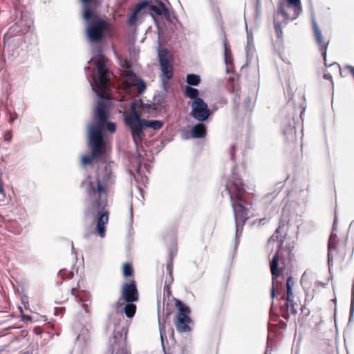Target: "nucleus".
<instances>
[{
	"mask_svg": "<svg viewBox=\"0 0 354 354\" xmlns=\"http://www.w3.org/2000/svg\"><path fill=\"white\" fill-rule=\"evenodd\" d=\"M288 222L281 220L278 227L268 239V243H278L277 252L270 262L272 274V287L271 297H276V293L280 295L281 300L284 304L280 307L282 317L288 319L290 315H296L297 308L299 306V299L296 295V281L291 275L286 272V283H282L278 278L283 274L286 268L290 266L293 259L295 249L294 241L288 236Z\"/></svg>",
	"mask_w": 354,
	"mask_h": 354,
	"instance_id": "obj_1",
	"label": "nucleus"
},
{
	"mask_svg": "<svg viewBox=\"0 0 354 354\" xmlns=\"http://www.w3.org/2000/svg\"><path fill=\"white\" fill-rule=\"evenodd\" d=\"M86 194L88 205L85 210L86 216L96 214V232L101 236L106 234V225L109 222V212L108 206V187L99 178L89 180L86 183Z\"/></svg>",
	"mask_w": 354,
	"mask_h": 354,
	"instance_id": "obj_2",
	"label": "nucleus"
},
{
	"mask_svg": "<svg viewBox=\"0 0 354 354\" xmlns=\"http://www.w3.org/2000/svg\"><path fill=\"white\" fill-rule=\"evenodd\" d=\"M236 170V167H234L225 183V190L230 196L236 227H243L249 218V208L246 206L251 204L247 200L245 183Z\"/></svg>",
	"mask_w": 354,
	"mask_h": 354,
	"instance_id": "obj_3",
	"label": "nucleus"
},
{
	"mask_svg": "<svg viewBox=\"0 0 354 354\" xmlns=\"http://www.w3.org/2000/svg\"><path fill=\"white\" fill-rule=\"evenodd\" d=\"M109 114L106 106L103 101H99L95 109L94 119L96 124L88 128L89 147L91 151V156L84 155L81 158V163L86 166L92 163L93 160L98 159L104 152V142L102 136V129Z\"/></svg>",
	"mask_w": 354,
	"mask_h": 354,
	"instance_id": "obj_4",
	"label": "nucleus"
},
{
	"mask_svg": "<svg viewBox=\"0 0 354 354\" xmlns=\"http://www.w3.org/2000/svg\"><path fill=\"white\" fill-rule=\"evenodd\" d=\"M337 218L335 217L332 232L330 235L328 242V261L334 259L342 261L344 260L347 254V237L344 239H337V235L335 232Z\"/></svg>",
	"mask_w": 354,
	"mask_h": 354,
	"instance_id": "obj_5",
	"label": "nucleus"
},
{
	"mask_svg": "<svg viewBox=\"0 0 354 354\" xmlns=\"http://www.w3.org/2000/svg\"><path fill=\"white\" fill-rule=\"evenodd\" d=\"M86 28L88 39L93 42H97L102 39L105 32L110 29V25L106 20L97 16L93 12V17L88 20Z\"/></svg>",
	"mask_w": 354,
	"mask_h": 354,
	"instance_id": "obj_6",
	"label": "nucleus"
},
{
	"mask_svg": "<svg viewBox=\"0 0 354 354\" xmlns=\"http://www.w3.org/2000/svg\"><path fill=\"white\" fill-rule=\"evenodd\" d=\"M301 11L300 0H287L281 2L278 10L274 17H278L283 24H287L290 20L296 19Z\"/></svg>",
	"mask_w": 354,
	"mask_h": 354,
	"instance_id": "obj_7",
	"label": "nucleus"
},
{
	"mask_svg": "<svg viewBox=\"0 0 354 354\" xmlns=\"http://www.w3.org/2000/svg\"><path fill=\"white\" fill-rule=\"evenodd\" d=\"M175 305L178 308V312L174 319V324L177 330L179 333H186L191 330L189 324L192 319L189 317L191 310L188 306H186L181 301L175 300Z\"/></svg>",
	"mask_w": 354,
	"mask_h": 354,
	"instance_id": "obj_8",
	"label": "nucleus"
},
{
	"mask_svg": "<svg viewBox=\"0 0 354 354\" xmlns=\"http://www.w3.org/2000/svg\"><path fill=\"white\" fill-rule=\"evenodd\" d=\"M312 26L315 44L323 57L324 65L327 67V49L330 41V35L327 32H323L314 19H312Z\"/></svg>",
	"mask_w": 354,
	"mask_h": 354,
	"instance_id": "obj_9",
	"label": "nucleus"
},
{
	"mask_svg": "<svg viewBox=\"0 0 354 354\" xmlns=\"http://www.w3.org/2000/svg\"><path fill=\"white\" fill-rule=\"evenodd\" d=\"M125 122L131 129L132 137L135 142L142 141L145 137L142 131L145 128V119H141L136 110L127 115Z\"/></svg>",
	"mask_w": 354,
	"mask_h": 354,
	"instance_id": "obj_10",
	"label": "nucleus"
},
{
	"mask_svg": "<svg viewBox=\"0 0 354 354\" xmlns=\"http://www.w3.org/2000/svg\"><path fill=\"white\" fill-rule=\"evenodd\" d=\"M98 79L95 81V86L98 90V95L100 98H105L107 95L109 86L108 71L106 68V63L103 59L97 60L96 63Z\"/></svg>",
	"mask_w": 354,
	"mask_h": 354,
	"instance_id": "obj_11",
	"label": "nucleus"
},
{
	"mask_svg": "<svg viewBox=\"0 0 354 354\" xmlns=\"http://www.w3.org/2000/svg\"><path fill=\"white\" fill-rule=\"evenodd\" d=\"M191 115L198 122L206 121L212 115L211 110L202 98L193 100L191 103Z\"/></svg>",
	"mask_w": 354,
	"mask_h": 354,
	"instance_id": "obj_12",
	"label": "nucleus"
},
{
	"mask_svg": "<svg viewBox=\"0 0 354 354\" xmlns=\"http://www.w3.org/2000/svg\"><path fill=\"white\" fill-rule=\"evenodd\" d=\"M138 299L139 293L136 281L131 280L129 283H124L121 288V295L118 301V304H120L122 300L127 303H131L138 301Z\"/></svg>",
	"mask_w": 354,
	"mask_h": 354,
	"instance_id": "obj_13",
	"label": "nucleus"
},
{
	"mask_svg": "<svg viewBox=\"0 0 354 354\" xmlns=\"http://www.w3.org/2000/svg\"><path fill=\"white\" fill-rule=\"evenodd\" d=\"M142 2H146L147 3V5L145 6V8L150 11V14L152 16L154 15L163 16L167 21L171 22L170 12L162 1H158L157 5H154L148 1H142Z\"/></svg>",
	"mask_w": 354,
	"mask_h": 354,
	"instance_id": "obj_14",
	"label": "nucleus"
},
{
	"mask_svg": "<svg viewBox=\"0 0 354 354\" xmlns=\"http://www.w3.org/2000/svg\"><path fill=\"white\" fill-rule=\"evenodd\" d=\"M168 55V50L167 49H163L159 53L158 57L161 70L163 74L168 80H170L173 76V71L172 67L169 64Z\"/></svg>",
	"mask_w": 354,
	"mask_h": 354,
	"instance_id": "obj_15",
	"label": "nucleus"
},
{
	"mask_svg": "<svg viewBox=\"0 0 354 354\" xmlns=\"http://www.w3.org/2000/svg\"><path fill=\"white\" fill-rule=\"evenodd\" d=\"M146 5H147L146 2H140L135 6L131 15L128 18V24L129 26H133L136 25L138 13L145 8Z\"/></svg>",
	"mask_w": 354,
	"mask_h": 354,
	"instance_id": "obj_16",
	"label": "nucleus"
},
{
	"mask_svg": "<svg viewBox=\"0 0 354 354\" xmlns=\"http://www.w3.org/2000/svg\"><path fill=\"white\" fill-rule=\"evenodd\" d=\"M200 123L194 125L191 130L192 137L194 138H204L207 134V127L203 124Z\"/></svg>",
	"mask_w": 354,
	"mask_h": 354,
	"instance_id": "obj_17",
	"label": "nucleus"
},
{
	"mask_svg": "<svg viewBox=\"0 0 354 354\" xmlns=\"http://www.w3.org/2000/svg\"><path fill=\"white\" fill-rule=\"evenodd\" d=\"M84 3L83 17L85 20H89L93 15L91 4L96 5L97 0H81Z\"/></svg>",
	"mask_w": 354,
	"mask_h": 354,
	"instance_id": "obj_18",
	"label": "nucleus"
},
{
	"mask_svg": "<svg viewBox=\"0 0 354 354\" xmlns=\"http://www.w3.org/2000/svg\"><path fill=\"white\" fill-rule=\"evenodd\" d=\"M282 24H283V22L279 19V15L278 17H274V27L276 32V35L279 39H281L283 36V31L281 28Z\"/></svg>",
	"mask_w": 354,
	"mask_h": 354,
	"instance_id": "obj_19",
	"label": "nucleus"
},
{
	"mask_svg": "<svg viewBox=\"0 0 354 354\" xmlns=\"http://www.w3.org/2000/svg\"><path fill=\"white\" fill-rule=\"evenodd\" d=\"M185 95L186 97L192 99L193 100H196V99L200 98L198 97V90L189 86H187L185 87Z\"/></svg>",
	"mask_w": 354,
	"mask_h": 354,
	"instance_id": "obj_20",
	"label": "nucleus"
},
{
	"mask_svg": "<svg viewBox=\"0 0 354 354\" xmlns=\"http://www.w3.org/2000/svg\"><path fill=\"white\" fill-rule=\"evenodd\" d=\"M136 311V306L133 302L127 303L124 308V313L129 318L133 317L135 315Z\"/></svg>",
	"mask_w": 354,
	"mask_h": 354,
	"instance_id": "obj_21",
	"label": "nucleus"
},
{
	"mask_svg": "<svg viewBox=\"0 0 354 354\" xmlns=\"http://www.w3.org/2000/svg\"><path fill=\"white\" fill-rule=\"evenodd\" d=\"M144 124H145V128L146 127L151 128L154 130L160 129L163 127V124H164V123L162 122L159 121V120H145Z\"/></svg>",
	"mask_w": 354,
	"mask_h": 354,
	"instance_id": "obj_22",
	"label": "nucleus"
},
{
	"mask_svg": "<svg viewBox=\"0 0 354 354\" xmlns=\"http://www.w3.org/2000/svg\"><path fill=\"white\" fill-rule=\"evenodd\" d=\"M286 140L290 142H295L297 141V133L295 129L289 127L284 132Z\"/></svg>",
	"mask_w": 354,
	"mask_h": 354,
	"instance_id": "obj_23",
	"label": "nucleus"
},
{
	"mask_svg": "<svg viewBox=\"0 0 354 354\" xmlns=\"http://www.w3.org/2000/svg\"><path fill=\"white\" fill-rule=\"evenodd\" d=\"M133 85L136 87L138 93L140 94L144 92L146 89V84L145 82L139 78H136L134 80Z\"/></svg>",
	"mask_w": 354,
	"mask_h": 354,
	"instance_id": "obj_24",
	"label": "nucleus"
},
{
	"mask_svg": "<svg viewBox=\"0 0 354 354\" xmlns=\"http://www.w3.org/2000/svg\"><path fill=\"white\" fill-rule=\"evenodd\" d=\"M186 81L189 85L197 86L201 82V78L198 75L189 74L187 75Z\"/></svg>",
	"mask_w": 354,
	"mask_h": 354,
	"instance_id": "obj_25",
	"label": "nucleus"
},
{
	"mask_svg": "<svg viewBox=\"0 0 354 354\" xmlns=\"http://www.w3.org/2000/svg\"><path fill=\"white\" fill-rule=\"evenodd\" d=\"M122 274L124 277H131L133 274V269L130 263H125L123 265Z\"/></svg>",
	"mask_w": 354,
	"mask_h": 354,
	"instance_id": "obj_26",
	"label": "nucleus"
},
{
	"mask_svg": "<svg viewBox=\"0 0 354 354\" xmlns=\"http://www.w3.org/2000/svg\"><path fill=\"white\" fill-rule=\"evenodd\" d=\"M59 276H60L62 279H71L73 277V273L71 271H67L66 270H62L59 272Z\"/></svg>",
	"mask_w": 354,
	"mask_h": 354,
	"instance_id": "obj_27",
	"label": "nucleus"
},
{
	"mask_svg": "<svg viewBox=\"0 0 354 354\" xmlns=\"http://www.w3.org/2000/svg\"><path fill=\"white\" fill-rule=\"evenodd\" d=\"M106 129L109 131L113 133L115 131V124L113 122H106V121L104 123V127L102 129V131Z\"/></svg>",
	"mask_w": 354,
	"mask_h": 354,
	"instance_id": "obj_28",
	"label": "nucleus"
},
{
	"mask_svg": "<svg viewBox=\"0 0 354 354\" xmlns=\"http://www.w3.org/2000/svg\"><path fill=\"white\" fill-rule=\"evenodd\" d=\"M177 248L174 247L169 250V255L167 260L174 261V257L176 255Z\"/></svg>",
	"mask_w": 354,
	"mask_h": 354,
	"instance_id": "obj_29",
	"label": "nucleus"
},
{
	"mask_svg": "<svg viewBox=\"0 0 354 354\" xmlns=\"http://www.w3.org/2000/svg\"><path fill=\"white\" fill-rule=\"evenodd\" d=\"M167 270L170 275L172 274L173 271V261L167 260Z\"/></svg>",
	"mask_w": 354,
	"mask_h": 354,
	"instance_id": "obj_30",
	"label": "nucleus"
},
{
	"mask_svg": "<svg viewBox=\"0 0 354 354\" xmlns=\"http://www.w3.org/2000/svg\"><path fill=\"white\" fill-rule=\"evenodd\" d=\"M5 141H7L8 142H10L11 141V139H12V131L10 130H8L7 131L5 132Z\"/></svg>",
	"mask_w": 354,
	"mask_h": 354,
	"instance_id": "obj_31",
	"label": "nucleus"
},
{
	"mask_svg": "<svg viewBox=\"0 0 354 354\" xmlns=\"http://www.w3.org/2000/svg\"><path fill=\"white\" fill-rule=\"evenodd\" d=\"M71 294L75 296V297H80V290L77 288H73L71 289Z\"/></svg>",
	"mask_w": 354,
	"mask_h": 354,
	"instance_id": "obj_32",
	"label": "nucleus"
},
{
	"mask_svg": "<svg viewBox=\"0 0 354 354\" xmlns=\"http://www.w3.org/2000/svg\"><path fill=\"white\" fill-rule=\"evenodd\" d=\"M32 346H28L25 351H21L19 354H32Z\"/></svg>",
	"mask_w": 354,
	"mask_h": 354,
	"instance_id": "obj_33",
	"label": "nucleus"
},
{
	"mask_svg": "<svg viewBox=\"0 0 354 354\" xmlns=\"http://www.w3.org/2000/svg\"><path fill=\"white\" fill-rule=\"evenodd\" d=\"M324 78L325 80L330 81L331 82H333L332 75L330 73H328L324 74Z\"/></svg>",
	"mask_w": 354,
	"mask_h": 354,
	"instance_id": "obj_34",
	"label": "nucleus"
},
{
	"mask_svg": "<svg viewBox=\"0 0 354 354\" xmlns=\"http://www.w3.org/2000/svg\"><path fill=\"white\" fill-rule=\"evenodd\" d=\"M8 317V315H6V313L0 312V318H7Z\"/></svg>",
	"mask_w": 354,
	"mask_h": 354,
	"instance_id": "obj_35",
	"label": "nucleus"
},
{
	"mask_svg": "<svg viewBox=\"0 0 354 354\" xmlns=\"http://www.w3.org/2000/svg\"><path fill=\"white\" fill-rule=\"evenodd\" d=\"M263 221V222L266 221V218H264L263 219H259V224H261ZM263 224H264V223H263Z\"/></svg>",
	"mask_w": 354,
	"mask_h": 354,
	"instance_id": "obj_36",
	"label": "nucleus"
},
{
	"mask_svg": "<svg viewBox=\"0 0 354 354\" xmlns=\"http://www.w3.org/2000/svg\"><path fill=\"white\" fill-rule=\"evenodd\" d=\"M23 319H24V320H25V319H29V320H30V319H31V318H30V316H24V317H23Z\"/></svg>",
	"mask_w": 354,
	"mask_h": 354,
	"instance_id": "obj_37",
	"label": "nucleus"
},
{
	"mask_svg": "<svg viewBox=\"0 0 354 354\" xmlns=\"http://www.w3.org/2000/svg\"><path fill=\"white\" fill-rule=\"evenodd\" d=\"M223 46H224L225 49L226 50L227 49V44H226L225 41L223 42Z\"/></svg>",
	"mask_w": 354,
	"mask_h": 354,
	"instance_id": "obj_38",
	"label": "nucleus"
},
{
	"mask_svg": "<svg viewBox=\"0 0 354 354\" xmlns=\"http://www.w3.org/2000/svg\"><path fill=\"white\" fill-rule=\"evenodd\" d=\"M83 306H84V308L85 310H86V311H87V310H86L87 305H86V304H84Z\"/></svg>",
	"mask_w": 354,
	"mask_h": 354,
	"instance_id": "obj_39",
	"label": "nucleus"
},
{
	"mask_svg": "<svg viewBox=\"0 0 354 354\" xmlns=\"http://www.w3.org/2000/svg\"><path fill=\"white\" fill-rule=\"evenodd\" d=\"M6 321V319H3V320H0V324H2L3 322H4Z\"/></svg>",
	"mask_w": 354,
	"mask_h": 354,
	"instance_id": "obj_40",
	"label": "nucleus"
},
{
	"mask_svg": "<svg viewBox=\"0 0 354 354\" xmlns=\"http://www.w3.org/2000/svg\"><path fill=\"white\" fill-rule=\"evenodd\" d=\"M264 354H268V353H267V352H266Z\"/></svg>",
	"mask_w": 354,
	"mask_h": 354,
	"instance_id": "obj_41",
	"label": "nucleus"
}]
</instances>
